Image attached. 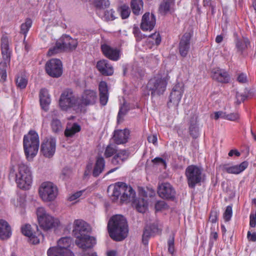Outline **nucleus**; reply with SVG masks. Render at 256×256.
Segmentation results:
<instances>
[{
    "instance_id": "obj_31",
    "label": "nucleus",
    "mask_w": 256,
    "mask_h": 256,
    "mask_svg": "<svg viewBox=\"0 0 256 256\" xmlns=\"http://www.w3.org/2000/svg\"><path fill=\"white\" fill-rule=\"evenodd\" d=\"M133 206L140 212H144L148 209V204L144 198H138L132 202Z\"/></svg>"
},
{
    "instance_id": "obj_49",
    "label": "nucleus",
    "mask_w": 256,
    "mask_h": 256,
    "mask_svg": "<svg viewBox=\"0 0 256 256\" xmlns=\"http://www.w3.org/2000/svg\"><path fill=\"white\" fill-rule=\"evenodd\" d=\"M150 231L148 229H144L142 236V242L146 246L148 244V239L150 238Z\"/></svg>"
},
{
    "instance_id": "obj_42",
    "label": "nucleus",
    "mask_w": 256,
    "mask_h": 256,
    "mask_svg": "<svg viewBox=\"0 0 256 256\" xmlns=\"http://www.w3.org/2000/svg\"><path fill=\"white\" fill-rule=\"evenodd\" d=\"M8 64L6 62H0V82L6 81L7 77L6 68Z\"/></svg>"
},
{
    "instance_id": "obj_28",
    "label": "nucleus",
    "mask_w": 256,
    "mask_h": 256,
    "mask_svg": "<svg viewBox=\"0 0 256 256\" xmlns=\"http://www.w3.org/2000/svg\"><path fill=\"white\" fill-rule=\"evenodd\" d=\"M120 184L124 186L123 196L121 197V203L128 202L133 200L135 196V192L132 186L127 185L126 183H120Z\"/></svg>"
},
{
    "instance_id": "obj_63",
    "label": "nucleus",
    "mask_w": 256,
    "mask_h": 256,
    "mask_svg": "<svg viewBox=\"0 0 256 256\" xmlns=\"http://www.w3.org/2000/svg\"><path fill=\"white\" fill-rule=\"evenodd\" d=\"M226 112L222 111L217 112L214 113V118L216 120L220 118L226 119Z\"/></svg>"
},
{
    "instance_id": "obj_48",
    "label": "nucleus",
    "mask_w": 256,
    "mask_h": 256,
    "mask_svg": "<svg viewBox=\"0 0 256 256\" xmlns=\"http://www.w3.org/2000/svg\"><path fill=\"white\" fill-rule=\"evenodd\" d=\"M72 173L71 170L67 167L64 168L60 175V178L62 180H66L69 178Z\"/></svg>"
},
{
    "instance_id": "obj_50",
    "label": "nucleus",
    "mask_w": 256,
    "mask_h": 256,
    "mask_svg": "<svg viewBox=\"0 0 256 256\" xmlns=\"http://www.w3.org/2000/svg\"><path fill=\"white\" fill-rule=\"evenodd\" d=\"M128 109L125 105L122 106L119 110L118 115V122H120V120L127 114Z\"/></svg>"
},
{
    "instance_id": "obj_1",
    "label": "nucleus",
    "mask_w": 256,
    "mask_h": 256,
    "mask_svg": "<svg viewBox=\"0 0 256 256\" xmlns=\"http://www.w3.org/2000/svg\"><path fill=\"white\" fill-rule=\"evenodd\" d=\"M91 231L90 226L82 220H76L74 222L72 233L76 238V244L82 250L92 248L96 244V238L89 235Z\"/></svg>"
},
{
    "instance_id": "obj_44",
    "label": "nucleus",
    "mask_w": 256,
    "mask_h": 256,
    "mask_svg": "<svg viewBox=\"0 0 256 256\" xmlns=\"http://www.w3.org/2000/svg\"><path fill=\"white\" fill-rule=\"evenodd\" d=\"M16 82L18 88L23 89L26 86L28 80L23 76H18L16 79Z\"/></svg>"
},
{
    "instance_id": "obj_40",
    "label": "nucleus",
    "mask_w": 256,
    "mask_h": 256,
    "mask_svg": "<svg viewBox=\"0 0 256 256\" xmlns=\"http://www.w3.org/2000/svg\"><path fill=\"white\" fill-rule=\"evenodd\" d=\"M32 25V20L30 18H26L25 22L22 24L20 26V33L24 35L26 37V34Z\"/></svg>"
},
{
    "instance_id": "obj_41",
    "label": "nucleus",
    "mask_w": 256,
    "mask_h": 256,
    "mask_svg": "<svg viewBox=\"0 0 256 256\" xmlns=\"http://www.w3.org/2000/svg\"><path fill=\"white\" fill-rule=\"evenodd\" d=\"M62 52H63V48L60 40H58L56 42L55 46L48 50V55L52 56Z\"/></svg>"
},
{
    "instance_id": "obj_45",
    "label": "nucleus",
    "mask_w": 256,
    "mask_h": 256,
    "mask_svg": "<svg viewBox=\"0 0 256 256\" xmlns=\"http://www.w3.org/2000/svg\"><path fill=\"white\" fill-rule=\"evenodd\" d=\"M114 14L115 12L112 9L107 10L105 11L103 18L106 21L113 20L116 18Z\"/></svg>"
},
{
    "instance_id": "obj_6",
    "label": "nucleus",
    "mask_w": 256,
    "mask_h": 256,
    "mask_svg": "<svg viewBox=\"0 0 256 256\" xmlns=\"http://www.w3.org/2000/svg\"><path fill=\"white\" fill-rule=\"evenodd\" d=\"M78 98L76 97L72 90H65L61 94L59 100V105L62 110H68L70 108L78 112Z\"/></svg>"
},
{
    "instance_id": "obj_56",
    "label": "nucleus",
    "mask_w": 256,
    "mask_h": 256,
    "mask_svg": "<svg viewBox=\"0 0 256 256\" xmlns=\"http://www.w3.org/2000/svg\"><path fill=\"white\" fill-rule=\"evenodd\" d=\"M153 40L156 45H158L161 42V38L159 33L155 32L150 36Z\"/></svg>"
},
{
    "instance_id": "obj_33",
    "label": "nucleus",
    "mask_w": 256,
    "mask_h": 256,
    "mask_svg": "<svg viewBox=\"0 0 256 256\" xmlns=\"http://www.w3.org/2000/svg\"><path fill=\"white\" fill-rule=\"evenodd\" d=\"M120 183L123 182H118L114 186L112 194V196L114 198L112 199V200L114 202H116L118 200L119 198H120V202H121V197L123 196V194L124 192V186L123 185L120 184Z\"/></svg>"
},
{
    "instance_id": "obj_17",
    "label": "nucleus",
    "mask_w": 256,
    "mask_h": 256,
    "mask_svg": "<svg viewBox=\"0 0 256 256\" xmlns=\"http://www.w3.org/2000/svg\"><path fill=\"white\" fill-rule=\"evenodd\" d=\"M59 40L63 48V52H72L76 50L78 44L76 39L73 38L66 34L62 36Z\"/></svg>"
},
{
    "instance_id": "obj_3",
    "label": "nucleus",
    "mask_w": 256,
    "mask_h": 256,
    "mask_svg": "<svg viewBox=\"0 0 256 256\" xmlns=\"http://www.w3.org/2000/svg\"><path fill=\"white\" fill-rule=\"evenodd\" d=\"M39 138L34 130H30L24 135L23 140L24 149L28 159L32 158L38 153L39 148Z\"/></svg>"
},
{
    "instance_id": "obj_15",
    "label": "nucleus",
    "mask_w": 256,
    "mask_h": 256,
    "mask_svg": "<svg viewBox=\"0 0 256 256\" xmlns=\"http://www.w3.org/2000/svg\"><path fill=\"white\" fill-rule=\"evenodd\" d=\"M158 194L162 198L173 200L175 198L176 191L170 183L164 182L158 186Z\"/></svg>"
},
{
    "instance_id": "obj_25",
    "label": "nucleus",
    "mask_w": 256,
    "mask_h": 256,
    "mask_svg": "<svg viewBox=\"0 0 256 256\" xmlns=\"http://www.w3.org/2000/svg\"><path fill=\"white\" fill-rule=\"evenodd\" d=\"M12 234L11 228L8 222L4 220H0V239L7 240Z\"/></svg>"
},
{
    "instance_id": "obj_29",
    "label": "nucleus",
    "mask_w": 256,
    "mask_h": 256,
    "mask_svg": "<svg viewBox=\"0 0 256 256\" xmlns=\"http://www.w3.org/2000/svg\"><path fill=\"white\" fill-rule=\"evenodd\" d=\"M213 79L222 83H227L229 82L230 77L228 72L222 69H218L213 72Z\"/></svg>"
},
{
    "instance_id": "obj_4",
    "label": "nucleus",
    "mask_w": 256,
    "mask_h": 256,
    "mask_svg": "<svg viewBox=\"0 0 256 256\" xmlns=\"http://www.w3.org/2000/svg\"><path fill=\"white\" fill-rule=\"evenodd\" d=\"M15 174L18 186L22 189H28L32 182V172L29 167L22 162L19 164L18 172Z\"/></svg>"
},
{
    "instance_id": "obj_16",
    "label": "nucleus",
    "mask_w": 256,
    "mask_h": 256,
    "mask_svg": "<svg viewBox=\"0 0 256 256\" xmlns=\"http://www.w3.org/2000/svg\"><path fill=\"white\" fill-rule=\"evenodd\" d=\"M37 232H36L32 230L31 226L26 224L21 228L22 234L29 238L30 241L32 244H37L40 242V238H38V236L42 234L38 232V227L36 225L34 226Z\"/></svg>"
},
{
    "instance_id": "obj_52",
    "label": "nucleus",
    "mask_w": 256,
    "mask_h": 256,
    "mask_svg": "<svg viewBox=\"0 0 256 256\" xmlns=\"http://www.w3.org/2000/svg\"><path fill=\"white\" fill-rule=\"evenodd\" d=\"M232 214V207L230 206H228L224 214V218L225 221L228 222L230 220Z\"/></svg>"
},
{
    "instance_id": "obj_7",
    "label": "nucleus",
    "mask_w": 256,
    "mask_h": 256,
    "mask_svg": "<svg viewBox=\"0 0 256 256\" xmlns=\"http://www.w3.org/2000/svg\"><path fill=\"white\" fill-rule=\"evenodd\" d=\"M98 100V94L96 90H85L78 98V112H85L87 106L94 104Z\"/></svg>"
},
{
    "instance_id": "obj_34",
    "label": "nucleus",
    "mask_w": 256,
    "mask_h": 256,
    "mask_svg": "<svg viewBox=\"0 0 256 256\" xmlns=\"http://www.w3.org/2000/svg\"><path fill=\"white\" fill-rule=\"evenodd\" d=\"M132 12L136 15L142 13L143 2L142 0H132L130 2Z\"/></svg>"
},
{
    "instance_id": "obj_58",
    "label": "nucleus",
    "mask_w": 256,
    "mask_h": 256,
    "mask_svg": "<svg viewBox=\"0 0 256 256\" xmlns=\"http://www.w3.org/2000/svg\"><path fill=\"white\" fill-rule=\"evenodd\" d=\"M133 33L134 36L137 38V40H139L142 38L140 31L138 26H134L133 28Z\"/></svg>"
},
{
    "instance_id": "obj_12",
    "label": "nucleus",
    "mask_w": 256,
    "mask_h": 256,
    "mask_svg": "<svg viewBox=\"0 0 256 256\" xmlns=\"http://www.w3.org/2000/svg\"><path fill=\"white\" fill-rule=\"evenodd\" d=\"M193 36V31L192 29L188 30L181 37L178 44V49L180 55L186 57L190 46V40Z\"/></svg>"
},
{
    "instance_id": "obj_47",
    "label": "nucleus",
    "mask_w": 256,
    "mask_h": 256,
    "mask_svg": "<svg viewBox=\"0 0 256 256\" xmlns=\"http://www.w3.org/2000/svg\"><path fill=\"white\" fill-rule=\"evenodd\" d=\"M98 90L100 94H108L106 82L104 81L100 82L98 85Z\"/></svg>"
},
{
    "instance_id": "obj_8",
    "label": "nucleus",
    "mask_w": 256,
    "mask_h": 256,
    "mask_svg": "<svg viewBox=\"0 0 256 256\" xmlns=\"http://www.w3.org/2000/svg\"><path fill=\"white\" fill-rule=\"evenodd\" d=\"M185 175L189 188H194L202 180V170L195 165L188 166L185 170Z\"/></svg>"
},
{
    "instance_id": "obj_35",
    "label": "nucleus",
    "mask_w": 256,
    "mask_h": 256,
    "mask_svg": "<svg viewBox=\"0 0 256 256\" xmlns=\"http://www.w3.org/2000/svg\"><path fill=\"white\" fill-rule=\"evenodd\" d=\"M52 130L55 134H60L63 130L61 122L58 118H52L50 122Z\"/></svg>"
},
{
    "instance_id": "obj_46",
    "label": "nucleus",
    "mask_w": 256,
    "mask_h": 256,
    "mask_svg": "<svg viewBox=\"0 0 256 256\" xmlns=\"http://www.w3.org/2000/svg\"><path fill=\"white\" fill-rule=\"evenodd\" d=\"M120 11L122 19L126 18L129 16L130 10L128 6L123 5L121 6L120 8Z\"/></svg>"
},
{
    "instance_id": "obj_26",
    "label": "nucleus",
    "mask_w": 256,
    "mask_h": 256,
    "mask_svg": "<svg viewBox=\"0 0 256 256\" xmlns=\"http://www.w3.org/2000/svg\"><path fill=\"white\" fill-rule=\"evenodd\" d=\"M197 118V116L194 115L191 117L189 122V134L194 139L198 138L199 136V128L198 125Z\"/></svg>"
},
{
    "instance_id": "obj_27",
    "label": "nucleus",
    "mask_w": 256,
    "mask_h": 256,
    "mask_svg": "<svg viewBox=\"0 0 256 256\" xmlns=\"http://www.w3.org/2000/svg\"><path fill=\"white\" fill-rule=\"evenodd\" d=\"M40 104L42 108L45 111L48 110V106L50 102V98L48 91L46 88L40 90L39 94Z\"/></svg>"
},
{
    "instance_id": "obj_55",
    "label": "nucleus",
    "mask_w": 256,
    "mask_h": 256,
    "mask_svg": "<svg viewBox=\"0 0 256 256\" xmlns=\"http://www.w3.org/2000/svg\"><path fill=\"white\" fill-rule=\"evenodd\" d=\"M218 214V213L216 210L211 211L209 217V221L213 224H216L217 222Z\"/></svg>"
},
{
    "instance_id": "obj_20",
    "label": "nucleus",
    "mask_w": 256,
    "mask_h": 256,
    "mask_svg": "<svg viewBox=\"0 0 256 256\" xmlns=\"http://www.w3.org/2000/svg\"><path fill=\"white\" fill-rule=\"evenodd\" d=\"M103 54L108 58L118 60L120 57V50L116 48H113L107 44H102L100 46Z\"/></svg>"
},
{
    "instance_id": "obj_21",
    "label": "nucleus",
    "mask_w": 256,
    "mask_h": 256,
    "mask_svg": "<svg viewBox=\"0 0 256 256\" xmlns=\"http://www.w3.org/2000/svg\"><path fill=\"white\" fill-rule=\"evenodd\" d=\"M248 165V163L246 161L242 162L240 164L229 166L228 164H224L222 166V171L226 172L228 174H238L246 170Z\"/></svg>"
},
{
    "instance_id": "obj_5",
    "label": "nucleus",
    "mask_w": 256,
    "mask_h": 256,
    "mask_svg": "<svg viewBox=\"0 0 256 256\" xmlns=\"http://www.w3.org/2000/svg\"><path fill=\"white\" fill-rule=\"evenodd\" d=\"M36 214L40 226L44 230H48L58 226L59 220L48 213L43 207L37 208Z\"/></svg>"
},
{
    "instance_id": "obj_14",
    "label": "nucleus",
    "mask_w": 256,
    "mask_h": 256,
    "mask_svg": "<svg viewBox=\"0 0 256 256\" xmlns=\"http://www.w3.org/2000/svg\"><path fill=\"white\" fill-rule=\"evenodd\" d=\"M56 148V140L50 138L44 140L41 144L40 152L46 158H50L54 154Z\"/></svg>"
},
{
    "instance_id": "obj_32",
    "label": "nucleus",
    "mask_w": 256,
    "mask_h": 256,
    "mask_svg": "<svg viewBox=\"0 0 256 256\" xmlns=\"http://www.w3.org/2000/svg\"><path fill=\"white\" fill-rule=\"evenodd\" d=\"M236 46L238 52L242 53L250 44V42L248 38H236L235 40Z\"/></svg>"
},
{
    "instance_id": "obj_30",
    "label": "nucleus",
    "mask_w": 256,
    "mask_h": 256,
    "mask_svg": "<svg viewBox=\"0 0 256 256\" xmlns=\"http://www.w3.org/2000/svg\"><path fill=\"white\" fill-rule=\"evenodd\" d=\"M105 160L102 156H98L96 159L94 170L92 172L94 177H98L104 170Z\"/></svg>"
},
{
    "instance_id": "obj_43",
    "label": "nucleus",
    "mask_w": 256,
    "mask_h": 256,
    "mask_svg": "<svg viewBox=\"0 0 256 256\" xmlns=\"http://www.w3.org/2000/svg\"><path fill=\"white\" fill-rule=\"evenodd\" d=\"M110 2L108 0H96L94 6L98 9H105L109 6Z\"/></svg>"
},
{
    "instance_id": "obj_57",
    "label": "nucleus",
    "mask_w": 256,
    "mask_h": 256,
    "mask_svg": "<svg viewBox=\"0 0 256 256\" xmlns=\"http://www.w3.org/2000/svg\"><path fill=\"white\" fill-rule=\"evenodd\" d=\"M108 94H100V103L102 106H105L108 102Z\"/></svg>"
},
{
    "instance_id": "obj_59",
    "label": "nucleus",
    "mask_w": 256,
    "mask_h": 256,
    "mask_svg": "<svg viewBox=\"0 0 256 256\" xmlns=\"http://www.w3.org/2000/svg\"><path fill=\"white\" fill-rule=\"evenodd\" d=\"M250 226L252 228H254L256 226V212L254 214H251L250 216Z\"/></svg>"
},
{
    "instance_id": "obj_60",
    "label": "nucleus",
    "mask_w": 256,
    "mask_h": 256,
    "mask_svg": "<svg viewBox=\"0 0 256 256\" xmlns=\"http://www.w3.org/2000/svg\"><path fill=\"white\" fill-rule=\"evenodd\" d=\"M144 194L146 198H152L155 196V192L152 188H147L146 190L144 192Z\"/></svg>"
},
{
    "instance_id": "obj_54",
    "label": "nucleus",
    "mask_w": 256,
    "mask_h": 256,
    "mask_svg": "<svg viewBox=\"0 0 256 256\" xmlns=\"http://www.w3.org/2000/svg\"><path fill=\"white\" fill-rule=\"evenodd\" d=\"M240 118V116L237 112H234L230 114H226V120H231V121H236L238 120Z\"/></svg>"
},
{
    "instance_id": "obj_11",
    "label": "nucleus",
    "mask_w": 256,
    "mask_h": 256,
    "mask_svg": "<svg viewBox=\"0 0 256 256\" xmlns=\"http://www.w3.org/2000/svg\"><path fill=\"white\" fill-rule=\"evenodd\" d=\"M45 68L46 73L52 77L58 78L62 73V62L58 59H52L47 62Z\"/></svg>"
},
{
    "instance_id": "obj_64",
    "label": "nucleus",
    "mask_w": 256,
    "mask_h": 256,
    "mask_svg": "<svg viewBox=\"0 0 256 256\" xmlns=\"http://www.w3.org/2000/svg\"><path fill=\"white\" fill-rule=\"evenodd\" d=\"M82 191H79L74 193V194H73L72 195L69 197L68 200L70 201H72L76 200V198H78L82 196Z\"/></svg>"
},
{
    "instance_id": "obj_24",
    "label": "nucleus",
    "mask_w": 256,
    "mask_h": 256,
    "mask_svg": "<svg viewBox=\"0 0 256 256\" xmlns=\"http://www.w3.org/2000/svg\"><path fill=\"white\" fill-rule=\"evenodd\" d=\"M129 156V152L126 150H120L116 154L111 160V163L114 166H120L126 160Z\"/></svg>"
},
{
    "instance_id": "obj_18",
    "label": "nucleus",
    "mask_w": 256,
    "mask_h": 256,
    "mask_svg": "<svg viewBox=\"0 0 256 256\" xmlns=\"http://www.w3.org/2000/svg\"><path fill=\"white\" fill-rule=\"evenodd\" d=\"M156 17L153 14L145 13L142 16L140 28L144 31L152 30L156 24Z\"/></svg>"
},
{
    "instance_id": "obj_10",
    "label": "nucleus",
    "mask_w": 256,
    "mask_h": 256,
    "mask_svg": "<svg viewBox=\"0 0 256 256\" xmlns=\"http://www.w3.org/2000/svg\"><path fill=\"white\" fill-rule=\"evenodd\" d=\"M167 82L164 78L154 77L148 82L146 88L151 92V96L162 94L166 89Z\"/></svg>"
},
{
    "instance_id": "obj_61",
    "label": "nucleus",
    "mask_w": 256,
    "mask_h": 256,
    "mask_svg": "<svg viewBox=\"0 0 256 256\" xmlns=\"http://www.w3.org/2000/svg\"><path fill=\"white\" fill-rule=\"evenodd\" d=\"M237 80L240 83H246L247 82L246 75L244 73H241L237 77Z\"/></svg>"
},
{
    "instance_id": "obj_22",
    "label": "nucleus",
    "mask_w": 256,
    "mask_h": 256,
    "mask_svg": "<svg viewBox=\"0 0 256 256\" xmlns=\"http://www.w3.org/2000/svg\"><path fill=\"white\" fill-rule=\"evenodd\" d=\"M96 68L100 72L103 76H110L114 74V68L110 62L106 60L98 61L96 64Z\"/></svg>"
},
{
    "instance_id": "obj_51",
    "label": "nucleus",
    "mask_w": 256,
    "mask_h": 256,
    "mask_svg": "<svg viewBox=\"0 0 256 256\" xmlns=\"http://www.w3.org/2000/svg\"><path fill=\"white\" fill-rule=\"evenodd\" d=\"M174 234L170 236L168 241V250L171 254H173L174 252Z\"/></svg>"
},
{
    "instance_id": "obj_38",
    "label": "nucleus",
    "mask_w": 256,
    "mask_h": 256,
    "mask_svg": "<svg viewBox=\"0 0 256 256\" xmlns=\"http://www.w3.org/2000/svg\"><path fill=\"white\" fill-rule=\"evenodd\" d=\"M118 150L116 145L112 144H108L105 150L104 156L106 158L111 157L115 155L117 152Z\"/></svg>"
},
{
    "instance_id": "obj_19",
    "label": "nucleus",
    "mask_w": 256,
    "mask_h": 256,
    "mask_svg": "<svg viewBox=\"0 0 256 256\" xmlns=\"http://www.w3.org/2000/svg\"><path fill=\"white\" fill-rule=\"evenodd\" d=\"M1 54L3 61L1 62H10L12 50L10 48L9 41L7 36H2L1 38Z\"/></svg>"
},
{
    "instance_id": "obj_2",
    "label": "nucleus",
    "mask_w": 256,
    "mask_h": 256,
    "mask_svg": "<svg viewBox=\"0 0 256 256\" xmlns=\"http://www.w3.org/2000/svg\"><path fill=\"white\" fill-rule=\"evenodd\" d=\"M108 230L110 236L116 241H122L127 236L128 232L126 219L122 215L116 214L108 220Z\"/></svg>"
},
{
    "instance_id": "obj_53",
    "label": "nucleus",
    "mask_w": 256,
    "mask_h": 256,
    "mask_svg": "<svg viewBox=\"0 0 256 256\" xmlns=\"http://www.w3.org/2000/svg\"><path fill=\"white\" fill-rule=\"evenodd\" d=\"M168 208L166 203L164 200H158L155 204V208L156 211L162 210Z\"/></svg>"
},
{
    "instance_id": "obj_9",
    "label": "nucleus",
    "mask_w": 256,
    "mask_h": 256,
    "mask_svg": "<svg viewBox=\"0 0 256 256\" xmlns=\"http://www.w3.org/2000/svg\"><path fill=\"white\" fill-rule=\"evenodd\" d=\"M39 194L43 201L51 202L55 200L58 194L57 186L49 182L42 184L39 188Z\"/></svg>"
},
{
    "instance_id": "obj_39",
    "label": "nucleus",
    "mask_w": 256,
    "mask_h": 256,
    "mask_svg": "<svg viewBox=\"0 0 256 256\" xmlns=\"http://www.w3.org/2000/svg\"><path fill=\"white\" fill-rule=\"evenodd\" d=\"M71 243L72 239L70 237H64L58 240V246L60 248H68Z\"/></svg>"
},
{
    "instance_id": "obj_37",
    "label": "nucleus",
    "mask_w": 256,
    "mask_h": 256,
    "mask_svg": "<svg viewBox=\"0 0 256 256\" xmlns=\"http://www.w3.org/2000/svg\"><path fill=\"white\" fill-rule=\"evenodd\" d=\"M173 3L174 0H164L160 6L159 12L162 14H165L169 12L170 7Z\"/></svg>"
},
{
    "instance_id": "obj_13",
    "label": "nucleus",
    "mask_w": 256,
    "mask_h": 256,
    "mask_svg": "<svg viewBox=\"0 0 256 256\" xmlns=\"http://www.w3.org/2000/svg\"><path fill=\"white\" fill-rule=\"evenodd\" d=\"M184 93V84L182 83H178L172 88L169 97L168 105L169 107L172 106H177L181 100Z\"/></svg>"
},
{
    "instance_id": "obj_62",
    "label": "nucleus",
    "mask_w": 256,
    "mask_h": 256,
    "mask_svg": "<svg viewBox=\"0 0 256 256\" xmlns=\"http://www.w3.org/2000/svg\"><path fill=\"white\" fill-rule=\"evenodd\" d=\"M152 162L155 164H162L164 166H166V161L161 158L156 157L152 160Z\"/></svg>"
},
{
    "instance_id": "obj_36",
    "label": "nucleus",
    "mask_w": 256,
    "mask_h": 256,
    "mask_svg": "<svg viewBox=\"0 0 256 256\" xmlns=\"http://www.w3.org/2000/svg\"><path fill=\"white\" fill-rule=\"evenodd\" d=\"M80 125L76 123H74L70 127L68 126L66 127L64 130V135L66 137H72L76 133L80 132Z\"/></svg>"
},
{
    "instance_id": "obj_23",
    "label": "nucleus",
    "mask_w": 256,
    "mask_h": 256,
    "mask_svg": "<svg viewBox=\"0 0 256 256\" xmlns=\"http://www.w3.org/2000/svg\"><path fill=\"white\" fill-rule=\"evenodd\" d=\"M130 131L126 128L124 130H116L113 136V140L117 144H124L128 142Z\"/></svg>"
}]
</instances>
